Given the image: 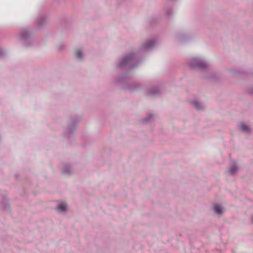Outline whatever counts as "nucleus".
Here are the masks:
<instances>
[{
  "instance_id": "obj_1",
  "label": "nucleus",
  "mask_w": 253,
  "mask_h": 253,
  "mask_svg": "<svg viewBox=\"0 0 253 253\" xmlns=\"http://www.w3.org/2000/svg\"><path fill=\"white\" fill-rule=\"evenodd\" d=\"M67 206L65 203H60L57 207V210L63 212L67 210Z\"/></svg>"
},
{
  "instance_id": "obj_2",
  "label": "nucleus",
  "mask_w": 253,
  "mask_h": 253,
  "mask_svg": "<svg viewBox=\"0 0 253 253\" xmlns=\"http://www.w3.org/2000/svg\"><path fill=\"white\" fill-rule=\"evenodd\" d=\"M213 209L214 211L218 214H221L223 212L222 208L219 205H215L213 206Z\"/></svg>"
},
{
  "instance_id": "obj_3",
  "label": "nucleus",
  "mask_w": 253,
  "mask_h": 253,
  "mask_svg": "<svg viewBox=\"0 0 253 253\" xmlns=\"http://www.w3.org/2000/svg\"><path fill=\"white\" fill-rule=\"evenodd\" d=\"M74 54L75 56L78 59H81L82 57V54L79 49H76L75 50Z\"/></svg>"
},
{
  "instance_id": "obj_4",
  "label": "nucleus",
  "mask_w": 253,
  "mask_h": 253,
  "mask_svg": "<svg viewBox=\"0 0 253 253\" xmlns=\"http://www.w3.org/2000/svg\"><path fill=\"white\" fill-rule=\"evenodd\" d=\"M193 106L198 110L201 109V105L196 100H194L192 102Z\"/></svg>"
},
{
  "instance_id": "obj_5",
  "label": "nucleus",
  "mask_w": 253,
  "mask_h": 253,
  "mask_svg": "<svg viewBox=\"0 0 253 253\" xmlns=\"http://www.w3.org/2000/svg\"><path fill=\"white\" fill-rule=\"evenodd\" d=\"M241 128L242 130L244 132H248L249 130L248 126L243 124H241Z\"/></svg>"
},
{
  "instance_id": "obj_6",
  "label": "nucleus",
  "mask_w": 253,
  "mask_h": 253,
  "mask_svg": "<svg viewBox=\"0 0 253 253\" xmlns=\"http://www.w3.org/2000/svg\"><path fill=\"white\" fill-rule=\"evenodd\" d=\"M236 171H237V168L235 166L232 167L230 169V171L232 173H234Z\"/></svg>"
},
{
  "instance_id": "obj_7",
  "label": "nucleus",
  "mask_w": 253,
  "mask_h": 253,
  "mask_svg": "<svg viewBox=\"0 0 253 253\" xmlns=\"http://www.w3.org/2000/svg\"><path fill=\"white\" fill-rule=\"evenodd\" d=\"M199 66L200 67H205V65L204 64H202V65H199Z\"/></svg>"
},
{
  "instance_id": "obj_8",
  "label": "nucleus",
  "mask_w": 253,
  "mask_h": 253,
  "mask_svg": "<svg viewBox=\"0 0 253 253\" xmlns=\"http://www.w3.org/2000/svg\"><path fill=\"white\" fill-rule=\"evenodd\" d=\"M1 55V51L0 50V55Z\"/></svg>"
}]
</instances>
